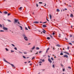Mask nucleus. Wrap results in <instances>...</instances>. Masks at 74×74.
<instances>
[{"label": "nucleus", "instance_id": "nucleus-1", "mask_svg": "<svg viewBox=\"0 0 74 74\" xmlns=\"http://www.w3.org/2000/svg\"><path fill=\"white\" fill-rule=\"evenodd\" d=\"M3 60L4 61V62H6V63H9V64H11V65L13 67V68H14V69H15V66H14V64H11L10 63H9V62H8L6 60H5V58H3Z\"/></svg>", "mask_w": 74, "mask_h": 74}, {"label": "nucleus", "instance_id": "nucleus-2", "mask_svg": "<svg viewBox=\"0 0 74 74\" xmlns=\"http://www.w3.org/2000/svg\"><path fill=\"white\" fill-rule=\"evenodd\" d=\"M3 28L4 30H7L8 29L7 28L4 27V25H3Z\"/></svg>", "mask_w": 74, "mask_h": 74}, {"label": "nucleus", "instance_id": "nucleus-3", "mask_svg": "<svg viewBox=\"0 0 74 74\" xmlns=\"http://www.w3.org/2000/svg\"><path fill=\"white\" fill-rule=\"evenodd\" d=\"M24 38L25 40V41H27L28 40L27 37L26 36L24 37Z\"/></svg>", "mask_w": 74, "mask_h": 74}, {"label": "nucleus", "instance_id": "nucleus-4", "mask_svg": "<svg viewBox=\"0 0 74 74\" xmlns=\"http://www.w3.org/2000/svg\"><path fill=\"white\" fill-rule=\"evenodd\" d=\"M48 60L49 62L50 63H52V61H51L50 58H49Z\"/></svg>", "mask_w": 74, "mask_h": 74}, {"label": "nucleus", "instance_id": "nucleus-5", "mask_svg": "<svg viewBox=\"0 0 74 74\" xmlns=\"http://www.w3.org/2000/svg\"><path fill=\"white\" fill-rule=\"evenodd\" d=\"M64 58H68V56H67V55H66L64 56Z\"/></svg>", "mask_w": 74, "mask_h": 74}, {"label": "nucleus", "instance_id": "nucleus-6", "mask_svg": "<svg viewBox=\"0 0 74 74\" xmlns=\"http://www.w3.org/2000/svg\"><path fill=\"white\" fill-rule=\"evenodd\" d=\"M38 23H39L38 21H35L33 22L34 23H36V24Z\"/></svg>", "mask_w": 74, "mask_h": 74}, {"label": "nucleus", "instance_id": "nucleus-7", "mask_svg": "<svg viewBox=\"0 0 74 74\" xmlns=\"http://www.w3.org/2000/svg\"><path fill=\"white\" fill-rule=\"evenodd\" d=\"M18 26H19V27H20L21 28V30H23V28H22V27L20 25H18Z\"/></svg>", "mask_w": 74, "mask_h": 74}, {"label": "nucleus", "instance_id": "nucleus-8", "mask_svg": "<svg viewBox=\"0 0 74 74\" xmlns=\"http://www.w3.org/2000/svg\"><path fill=\"white\" fill-rule=\"evenodd\" d=\"M63 53H64L67 54V55H70V54H69V53H68L67 52H64Z\"/></svg>", "mask_w": 74, "mask_h": 74}, {"label": "nucleus", "instance_id": "nucleus-9", "mask_svg": "<svg viewBox=\"0 0 74 74\" xmlns=\"http://www.w3.org/2000/svg\"><path fill=\"white\" fill-rule=\"evenodd\" d=\"M71 17H72V18H73V14H71L70 15Z\"/></svg>", "mask_w": 74, "mask_h": 74}, {"label": "nucleus", "instance_id": "nucleus-10", "mask_svg": "<svg viewBox=\"0 0 74 74\" xmlns=\"http://www.w3.org/2000/svg\"><path fill=\"white\" fill-rule=\"evenodd\" d=\"M42 27H47V25H42Z\"/></svg>", "mask_w": 74, "mask_h": 74}, {"label": "nucleus", "instance_id": "nucleus-11", "mask_svg": "<svg viewBox=\"0 0 74 74\" xmlns=\"http://www.w3.org/2000/svg\"><path fill=\"white\" fill-rule=\"evenodd\" d=\"M49 16L50 19H52V16L51 15L49 14Z\"/></svg>", "mask_w": 74, "mask_h": 74}, {"label": "nucleus", "instance_id": "nucleus-12", "mask_svg": "<svg viewBox=\"0 0 74 74\" xmlns=\"http://www.w3.org/2000/svg\"><path fill=\"white\" fill-rule=\"evenodd\" d=\"M22 36L24 37H26V35H25V34H22Z\"/></svg>", "mask_w": 74, "mask_h": 74}, {"label": "nucleus", "instance_id": "nucleus-13", "mask_svg": "<svg viewBox=\"0 0 74 74\" xmlns=\"http://www.w3.org/2000/svg\"><path fill=\"white\" fill-rule=\"evenodd\" d=\"M56 11L57 12H59V11H60V10H59V9H56Z\"/></svg>", "mask_w": 74, "mask_h": 74}, {"label": "nucleus", "instance_id": "nucleus-14", "mask_svg": "<svg viewBox=\"0 0 74 74\" xmlns=\"http://www.w3.org/2000/svg\"><path fill=\"white\" fill-rule=\"evenodd\" d=\"M14 21L15 22H18V20L17 19H15Z\"/></svg>", "mask_w": 74, "mask_h": 74}, {"label": "nucleus", "instance_id": "nucleus-15", "mask_svg": "<svg viewBox=\"0 0 74 74\" xmlns=\"http://www.w3.org/2000/svg\"><path fill=\"white\" fill-rule=\"evenodd\" d=\"M4 14H8V12H7L5 11L4 12Z\"/></svg>", "mask_w": 74, "mask_h": 74}, {"label": "nucleus", "instance_id": "nucleus-16", "mask_svg": "<svg viewBox=\"0 0 74 74\" xmlns=\"http://www.w3.org/2000/svg\"><path fill=\"white\" fill-rule=\"evenodd\" d=\"M34 48H35V46H34V47H33L31 49H32L33 50V49H34Z\"/></svg>", "mask_w": 74, "mask_h": 74}, {"label": "nucleus", "instance_id": "nucleus-17", "mask_svg": "<svg viewBox=\"0 0 74 74\" xmlns=\"http://www.w3.org/2000/svg\"><path fill=\"white\" fill-rule=\"evenodd\" d=\"M58 37H61V34H59Z\"/></svg>", "mask_w": 74, "mask_h": 74}, {"label": "nucleus", "instance_id": "nucleus-18", "mask_svg": "<svg viewBox=\"0 0 74 74\" xmlns=\"http://www.w3.org/2000/svg\"><path fill=\"white\" fill-rule=\"evenodd\" d=\"M39 49H40L38 47H36V49L37 50Z\"/></svg>", "mask_w": 74, "mask_h": 74}, {"label": "nucleus", "instance_id": "nucleus-19", "mask_svg": "<svg viewBox=\"0 0 74 74\" xmlns=\"http://www.w3.org/2000/svg\"><path fill=\"white\" fill-rule=\"evenodd\" d=\"M57 47H60V45H59L58 44L56 45Z\"/></svg>", "mask_w": 74, "mask_h": 74}, {"label": "nucleus", "instance_id": "nucleus-20", "mask_svg": "<svg viewBox=\"0 0 74 74\" xmlns=\"http://www.w3.org/2000/svg\"><path fill=\"white\" fill-rule=\"evenodd\" d=\"M25 29L26 30H28V29H27V27H25Z\"/></svg>", "mask_w": 74, "mask_h": 74}, {"label": "nucleus", "instance_id": "nucleus-21", "mask_svg": "<svg viewBox=\"0 0 74 74\" xmlns=\"http://www.w3.org/2000/svg\"><path fill=\"white\" fill-rule=\"evenodd\" d=\"M47 40H49V39H50V38L49 37H48L47 38Z\"/></svg>", "mask_w": 74, "mask_h": 74}, {"label": "nucleus", "instance_id": "nucleus-22", "mask_svg": "<svg viewBox=\"0 0 74 74\" xmlns=\"http://www.w3.org/2000/svg\"><path fill=\"white\" fill-rule=\"evenodd\" d=\"M7 21H8V22H11V21L10 20H7Z\"/></svg>", "mask_w": 74, "mask_h": 74}, {"label": "nucleus", "instance_id": "nucleus-23", "mask_svg": "<svg viewBox=\"0 0 74 74\" xmlns=\"http://www.w3.org/2000/svg\"><path fill=\"white\" fill-rule=\"evenodd\" d=\"M60 55H63V53H60Z\"/></svg>", "mask_w": 74, "mask_h": 74}, {"label": "nucleus", "instance_id": "nucleus-24", "mask_svg": "<svg viewBox=\"0 0 74 74\" xmlns=\"http://www.w3.org/2000/svg\"><path fill=\"white\" fill-rule=\"evenodd\" d=\"M0 27L1 28L2 27V25L0 24Z\"/></svg>", "mask_w": 74, "mask_h": 74}, {"label": "nucleus", "instance_id": "nucleus-25", "mask_svg": "<svg viewBox=\"0 0 74 74\" xmlns=\"http://www.w3.org/2000/svg\"><path fill=\"white\" fill-rule=\"evenodd\" d=\"M5 50H6V51H8V49H7V48H5Z\"/></svg>", "mask_w": 74, "mask_h": 74}, {"label": "nucleus", "instance_id": "nucleus-26", "mask_svg": "<svg viewBox=\"0 0 74 74\" xmlns=\"http://www.w3.org/2000/svg\"><path fill=\"white\" fill-rule=\"evenodd\" d=\"M68 69H71V67L69 66L68 67Z\"/></svg>", "mask_w": 74, "mask_h": 74}, {"label": "nucleus", "instance_id": "nucleus-27", "mask_svg": "<svg viewBox=\"0 0 74 74\" xmlns=\"http://www.w3.org/2000/svg\"><path fill=\"white\" fill-rule=\"evenodd\" d=\"M42 62H44L45 61V60L44 59H43L42 60Z\"/></svg>", "mask_w": 74, "mask_h": 74}, {"label": "nucleus", "instance_id": "nucleus-28", "mask_svg": "<svg viewBox=\"0 0 74 74\" xmlns=\"http://www.w3.org/2000/svg\"><path fill=\"white\" fill-rule=\"evenodd\" d=\"M11 51L12 53V52H14V51L11 50Z\"/></svg>", "mask_w": 74, "mask_h": 74}, {"label": "nucleus", "instance_id": "nucleus-29", "mask_svg": "<svg viewBox=\"0 0 74 74\" xmlns=\"http://www.w3.org/2000/svg\"><path fill=\"white\" fill-rule=\"evenodd\" d=\"M14 49H15V50H17V48H16V47H14Z\"/></svg>", "mask_w": 74, "mask_h": 74}, {"label": "nucleus", "instance_id": "nucleus-30", "mask_svg": "<svg viewBox=\"0 0 74 74\" xmlns=\"http://www.w3.org/2000/svg\"><path fill=\"white\" fill-rule=\"evenodd\" d=\"M23 58H24V59H26V57L25 56H23Z\"/></svg>", "mask_w": 74, "mask_h": 74}, {"label": "nucleus", "instance_id": "nucleus-31", "mask_svg": "<svg viewBox=\"0 0 74 74\" xmlns=\"http://www.w3.org/2000/svg\"><path fill=\"white\" fill-rule=\"evenodd\" d=\"M70 37H73V36L72 35H70Z\"/></svg>", "mask_w": 74, "mask_h": 74}, {"label": "nucleus", "instance_id": "nucleus-32", "mask_svg": "<svg viewBox=\"0 0 74 74\" xmlns=\"http://www.w3.org/2000/svg\"><path fill=\"white\" fill-rule=\"evenodd\" d=\"M12 46H13V47H15V45L14 44H12Z\"/></svg>", "mask_w": 74, "mask_h": 74}, {"label": "nucleus", "instance_id": "nucleus-33", "mask_svg": "<svg viewBox=\"0 0 74 74\" xmlns=\"http://www.w3.org/2000/svg\"><path fill=\"white\" fill-rule=\"evenodd\" d=\"M19 10H21L22 9V7H20L19 8Z\"/></svg>", "mask_w": 74, "mask_h": 74}, {"label": "nucleus", "instance_id": "nucleus-34", "mask_svg": "<svg viewBox=\"0 0 74 74\" xmlns=\"http://www.w3.org/2000/svg\"><path fill=\"white\" fill-rule=\"evenodd\" d=\"M11 15V14H10L8 13V16H9V15Z\"/></svg>", "mask_w": 74, "mask_h": 74}, {"label": "nucleus", "instance_id": "nucleus-35", "mask_svg": "<svg viewBox=\"0 0 74 74\" xmlns=\"http://www.w3.org/2000/svg\"><path fill=\"white\" fill-rule=\"evenodd\" d=\"M46 19H47V21H48V22H49V20H48V18H47V17Z\"/></svg>", "mask_w": 74, "mask_h": 74}, {"label": "nucleus", "instance_id": "nucleus-36", "mask_svg": "<svg viewBox=\"0 0 74 74\" xmlns=\"http://www.w3.org/2000/svg\"><path fill=\"white\" fill-rule=\"evenodd\" d=\"M49 47L47 49V51H48V50H49Z\"/></svg>", "mask_w": 74, "mask_h": 74}, {"label": "nucleus", "instance_id": "nucleus-37", "mask_svg": "<svg viewBox=\"0 0 74 74\" xmlns=\"http://www.w3.org/2000/svg\"><path fill=\"white\" fill-rule=\"evenodd\" d=\"M0 32H4V31L3 30H1L0 31Z\"/></svg>", "mask_w": 74, "mask_h": 74}, {"label": "nucleus", "instance_id": "nucleus-38", "mask_svg": "<svg viewBox=\"0 0 74 74\" xmlns=\"http://www.w3.org/2000/svg\"><path fill=\"white\" fill-rule=\"evenodd\" d=\"M39 4H42V2H39Z\"/></svg>", "mask_w": 74, "mask_h": 74}, {"label": "nucleus", "instance_id": "nucleus-39", "mask_svg": "<svg viewBox=\"0 0 74 74\" xmlns=\"http://www.w3.org/2000/svg\"><path fill=\"white\" fill-rule=\"evenodd\" d=\"M51 59L52 60H53V58H51Z\"/></svg>", "mask_w": 74, "mask_h": 74}, {"label": "nucleus", "instance_id": "nucleus-40", "mask_svg": "<svg viewBox=\"0 0 74 74\" xmlns=\"http://www.w3.org/2000/svg\"><path fill=\"white\" fill-rule=\"evenodd\" d=\"M53 67L54 68L55 67V65H53Z\"/></svg>", "mask_w": 74, "mask_h": 74}, {"label": "nucleus", "instance_id": "nucleus-41", "mask_svg": "<svg viewBox=\"0 0 74 74\" xmlns=\"http://www.w3.org/2000/svg\"><path fill=\"white\" fill-rule=\"evenodd\" d=\"M24 54H27V53L26 52H24Z\"/></svg>", "mask_w": 74, "mask_h": 74}, {"label": "nucleus", "instance_id": "nucleus-42", "mask_svg": "<svg viewBox=\"0 0 74 74\" xmlns=\"http://www.w3.org/2000/svg\"><path fill=\"white\" fill-rule=\"evenodd\" d=\"M53 50H55V47H53Z\"/></svg>", "mask_w": 74, "mask_h": 74}, {"label": "nucleus", "instance_id": "nucleus-43", "mask_svg": "<svg viewBox=\"0 0 74 74\" xmlns=\"http://www.w3.org/2000/svg\"><path fill=\"white\" fill-rule=\"evenodd\" d=\"M50 37H51V38H53V37H52V36L50 35Z\"/></svg>", "mask_w": 74, "mask_h": 74}, {"label": "nucleus", "instance_id": "nucleus-44", "mask_svg": "<svg viewBox=\"0 0 74 74\" xmlns=\"http://www.w3.org/2000/svg\"><path fill=\"white\" fill-rule=\"evenodd\" d=\"M34 58H35V57H33V58H32V60H33L34 59Z\"/></svg>", "mask_w": 74, "mask_h": 74}, {"label": "nucleus", "instance_id": "nucleus-45", "mask_svg": "<svg viewBox=\"0 0 74 74\" xmlns=\"http://www.w3.org/2000/svg\"><path fill=\"white\" fill-rule=\"evenodd\" d=\"M52 34H53V35H55V33L53 32Z\"/></svg>", "mask_w": 74, "mask_h": 74}, {"label": "nucleus", "instance_id": "nucleus-46", "mask_svg": "<svg viewBox=\"0 0 74 74\" xmlns=\"http://www.w3.org/2000/svg\"><path fill=\"white\" fill-rule=\"evenodd\" d=\"M39 63H42V62L41 61H40Z\"/></svg>", "mask_w": 74, "mask_h": 74}, {"label": "nucleus", "instance_id": "nucleus-47", "mask_svg": "<svg viewBox=\"0 0 74 74\" xmlns=\"http://www.w3.org/2000/svg\"><path fill=\"white\" fill-rule=\"evenodd\" d=\"M42 32H43L44 34H45V32L43 31Z\"/></svg>", "mask_w": 74, "mask_h": 74}, {"label": "nucleus", "instance_id": "nucleus-48", "mask_svg": "<svg viewBox=\"0 0 74 74\" xmlns=\"http://www.w3.org/2000/svg\"><path fill=\"white\" fill-rule=\"evenodd\" d=\"M36 6L38 7V4H36Z\"/></svg>", "mask_w": 74, "mask_h": 74}, {"label": "nucleus", "instance_id": "nucleus-49", "mask_svg": "<svg viewBox=\"0 0 74 74\" xmlns=\"http://www.w3.org/2000/svg\"><path fill=\"white\" fill-rule=\"evenodd\" d=\"M69 44H70L71 45H72V44L71 43H69Z\"/></svg>", "mask_w": 74, "mask_h": 74}, {"label": "nucleus", "instance_id": "nucleus-50", "mask_svg": "<svg viewBox=\"0 0 74 74\" xmlns=\"http://www.w3.org/2000/svg\"><path fill=\"white\" fill-rule=\"evenodd\" d=\"M68 6H69V7H71V5H69Z\"/></svg>", "mask_w": 74, "mask_h": 74}, {"label": "nucleus", "instance_id": "nucleus-51", "mask_svg": "<svg viewBox=\"0 0 74 74\" xmlns=\"http://www.w3.org/2000/svg\"><path fill=\"white\" fill-rule=\"evenodd\" d=\"M47 22H44V23H47Z\"/></svg>", "mask_w": 74, "mask_h": 74}, {"label": "nucleus", "instance_id": "nucleus-52", "mask_svg": "<svg viewBox=\"0 0 74 74\" xmlns=\"http://www.w3.org/2000/svg\"><path fill=\"white\" fill-rule=\"evenodd\" d=\"M65 40H68V39H67V38H65Z\"/></svg>", "mask_w": 74, "mask_h": 74}, {"label": "nucleus", "instance_id": "nucleus-53", "mask_svg": "<svg viewBox=\"0 0 74 74\" xmlns=\"http://www.w3.org/2000/svg\"><path fill=\"white\" fill-rule=\"evenodd\" d=\"M48 58H50V56H48Z\"/></svg>", "mask_w": 74, "mask_h": 74}, {"label": "nucleus", "instance_id": "nucleus-54", "mask_svg": "<svg viewBox=\"0 0 74 74\" xmlns=\"http://www.w3.org/2000/svg\"><path fill=\"white\" fill-rule=\"evenodd\" d=\"M38 52H37L36 53H35V55H36V54H38Z\"/></svg>", "mask_w": 74, "mask_h": 74}, {"label": "nucleus", "instance_id": "nucleus-55", "mask_svg": "<svg viewBox=\"0 0 74 74\" xmlns=\"http://www.w3.org/2000/svg\"><path fill=\"white\" fill-rule=\"evenodd\" d=\"M28 29H30V27H29V26H28Z\"/></svg>", "mask_w": 74, "mask_h": 74}, {"label": "nucleus", "instance_id": "nucleus-56", "mask_svg": "<svg viewBox=\"0 0 74 74\" xmlns=\"http://www.w3.org/2000/svg\"><path fill=\"white\" fill-rule=\"evenodd\" d=\"M40 23H42V22H41V21H40Z\"/></svg>", "mask_w": 74, "mask_h": 74}, {"label": "nucleus", "instance_id": "nucleus-57", "mask_svg": "<svg viewBox=\"0 0 74 74\" xmlns=\"http://www.w3.org/2000/svg\"><path fill=\"white\" fill-rule=\"evenodd\" d=\"M18 24H19V25L21 24L20 23H19V22H18Z\"/></svg>", "mask_w": 74, "mask_h": 74}, {"label": "nucleus", "instance_id": "nucleus-58", "mask_svg": "<svg viewBox=\"0 0 74 74\" xmlns=\"http://www.w3.org/2000/svg\"><path fill=\"white\" fill-rule=\"evenodd\" d=\"M29 65H31V66L32 65V63L30 64H29Z\"/></svg>", "mask_w": 74, "mask_h": 74}, {"label": "nucleus", "instance_id": "nucleus-59", "mask_svg": "<svg viewBox=\"0 0 74 74\" xmlns=\"http://www.w3.org/2000/svg\"><path fill=\"white\" fill-rule=\"evenodd\" d=\"M64 70H65L64 69L63 70V71H64Z\"/></svg>", "mask_w": 74, "mask_h": 74}, {"label": "nucleus", "instance_id": "nucleus-60", "mask_svg": "<svg viewBox=\"0 0 74 74\" xmlns=\"http://www.w3.org/2000/svg\"><path fill=\"white\" fill-rule=\"evenodd\" d=\"M46 53H47V52H48V50H46Z\"/></svg>", "mask_w": 74, "mask_h": 74}, {"label": "nucleus", "instance_id": "nucleus-61", "mask_svg": "<svg viewBox=\"0 0 74 74\" xmlns=\"http://www.w3.org/2000/svg\"><path fill=\"white\" fill-rule=\"evenodd\" d=\"M65 10H67V9L66 8H65Z\"/></svg>", "mask_w": 74, "mask_h": 74}, {"label": "nucleus", "instance_id": "nucleus-62", "mask_svg": "<svg viewBox=\"0 0 74 74\" xmlns=\"http://www.w3.org/2000/svg\"><path fill=\"white\" fill-rule=\"evenodd\" d=\"M31 62H30V61H29L28 62L29 63H30Z\"/></svg>", "mask_w": 74, "mask_h": 74}, {"label": "nucleus", "instance_id": "nucleus-63", "mask_svg": "<svg viewBox=\"0 0 74 74\" xmlns=\"http://www.w3.org/2000/svg\"><path fill=\"white\" fill-rule=\"evenodd\" d=\"M67 48H68V49H69V47H68Z\"/></svg>", "mask_w": 74, "mask_h": 74}, {"label": "nucleus", "instance_id": "nucleus-64", "mask_svg": "<svg viewBox=\"0 0 74 74\" xmlns=\"http://www.w3.org/2000/svg\"><path fill=\"white\" fill-rule=\"evenodd\" d=\"M41 51H40L39 52V53H41Z\"/></svg>", "mask_w": 74, "mask_h": 74}]
</instances>
